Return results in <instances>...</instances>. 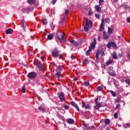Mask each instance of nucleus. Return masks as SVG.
<instances>
[{"label":"nucleus","mask_w":130,"mask_h":130,"mask_svg":"<svg viewBox=\"0 0 130 130\" xmlns=\"http://www.w3.org/2000/svg\"><path fill=\"white\" fill-rule=\"evenodd\" d=\"M27 3L28 5L32 6L33 5V0H27Z\"/></svg>","instance_id":"nucleus-31"},{"label":"nucleus","mask_w":130,"mask_h":130,"mask_svg":"<svg viewBox=\"0 0 130 130\" xmlns=\"http://www.w3.org/2000/svg\"><path fill=\"white\" fill-rule=\"evenodd\" d=\"M42 21L43 25H46L47 24V20L46 19H42Z\"/></svg>","instance_id":"nucleus-35"},{"label":"nucleus","mask_w":130,"mask_h":130,"mask_svg":"<svg viewBox=\"0 0 130 130\" xmlns=\"http://www.w3.org/2000/svg\"><path fill=\"white\" fill-rule=\"evenodd\" d=\"M58 117H59V119H61L62 120H63V118H64V117H63V116H58Z\"/></svg>","instance_id":"nucleus-45"},{"label":"nucleus","mask_w":130,"mask_h":130,"mask_svg":"<svg viewBox=\"0 0 130 130\" xmlns=\"http://www.w3.org/2000/svg\"><path fill=\"white\" fill-rule=\"evenodd\" d=\"M125 82L126 84H127L128 85H130V80L129 79H127L125 80Z\"/></svg>","instance_id":"nucleus-36"},{"label":"nucleus","mask_w":130,"mask_h":130,"mask_svg":"<svg viewBox=\"0 0 130 130\" xmlns=\"http://www.w3.org/2000/svg\"><path fill=\"white\" fill-rule=\"evenodd\" d=\"M101 107V103H96L95 104V106L94 107V109L96 110H98Z\"/></svg>","instance_id":"nucleus-14"},{"label":"nucleus","mask_w":130,"mask_h":130,"mask_svg":"<svg viewBox=\"0 0 130 130\" xmlns=\"http://www.w3.org/2000/svg\"><path fill=\"white\" fill-rule=\"evenodd\" d=\"M74 80L75 82H77V81H78V78L75 77Z\"/></svg>","instance_id":"nucleus-56"},{"label":"nucleus","mask_w":130,"mask_h":130,"mask_svg":"<svg viewBox=\"0 0 130 130\" xmlns=\"http://www.w3.org/2000/svg\"><path fill=\"white\" fill-rule=\"evenodd\" d=\"M83 63H89L90 62V61L88 60L87 59H84L82 60Z\"/></svg>","instance_id":"nucleus-28"},{"label":"nucleus","mask_w":130,"mask_h":130,"mask_svg":"<svg viewBox=\"0 0 130 130\" xmlns=\"http://www.w3.org/2000/svg\"><path fill=\"white\" fill-rule=\"evenodd\" d=\"M111 94H112L113 97H115V96H116V94L115 93V92H114V91L111 90L110 91Z\"/></svg>","instance_id":"nucleus-33"},{"label":"nucleus","mask_w":130,"mask_h":130,"mask_svg":"<svg viewBox=\"0 0 130 130\" xmlns=\"http://www.w3.org/2000/svg\"><path fill=\"white\" fill-rule=\"evenodd\" d=\"M58 98L60 99V101H61V102L66 100V97H64V93L63 92H61L59 93Z\"/></svg>","instance_id":"nucleus-8"},{"label":"nucleus","mask_w":130,"mask_h":130,"mask_svg":"<svg viewBox=\"0 0 130 130\" xmlns=\"http://www.w3.org/2000/svg\"><path fill=\"white\" fill-rule=\"evenodd\" d=\"M112 57L114 59H117V55H116V52H114L112 53Z\"/></svg>","instance_id":"nucleus-25"},{"label":"nucleus","mask_w":130,"mask_h":130,"mask_svg":"<svg viewBox=\"0 0 130 130\" xmlns=\"http://www.w3.org/2000/svg\"><path fill=\"white\" fill-rule=\"evenodd\" d=\"M56 35L57 39H58L60 42H66V40L63 39V36H64V33L59 31L57 32Z\"/></svg>","instance_id":"nucleus-3"},{"label":"nucleus","mask_w":130,"mask_h":130,"mask_svg":"<svg viewBox=\"0 0 130 130\" xmlns=\"http://www.w3.org/2000/svg\"><path fill=\"white\" fill-rule=\"evenodd\" d=\"M64 11L66 16H68V15H69V13H70V11H69V10L68 9H65Z\"/></svg>","instance_id":"nucleus-37"},{"label":"nucleus","mask_w":130,"mask_h":130,"mask_svg":"<svg viewBox=\"0 0 130 130\" xmlns=\"http://www.w3.org/2000/svg\"><path fill=\"white\" fill-rule=\"evenodd\" d=\"M56 78H57L58 79L60 78L61 77V72H56V73L55 75Z\"/></svg>","instance_id":"nucleus-18"},{"label":"nucleus","mask_w":130,"mask_h":130,"mask_svg":"<svg viewBox=\"0 0 130 130\" xmlns=\"http://www.w3.org/2000/svg\"><path fill=\"white\" fill-rule=\"evenodd\" d=\"M114 2H117L118 0H114Z\"/></svg>","instance_id":"nucleus-63"},{"label":"nucleus","mask_w":130,"mask_h":130,"mask_svg":"<svg viewBox=\"0 0 130 130\" xmlns=\"http://www.w3.org/2000/svg\"><path fill=\"white\" fill-rule=\"evenodd\" d=\"M71 105L72 106H74V107H75V108L77 109L78 111H80V108H79V106L75 103V102H72Z\"/></svg>","instance_id":"nucleus-11"},{"label":"nucleus","mask_w":130,"mask_h":130,"mask_svg":"<svg viewBox=\"0 0 130 130\" xmlns=\"http://www.w3.org/2000/svg\"><path fill=\"white\" fill-rule=\"evenodd\" d=\"M95 17H96L97 18V19H100V15L98 14H95Z\"/></svg>","instance_id":"nucleus-44"},{"label":"nucleus","mask_w":130,"mask_h":130,"mask_svg":"<svg viewBox=\"0 0 130 130\" xmlns=\"http://www.w3.org/2000/svg\"><path fill=\"white\" fill-rule=\"evenodd\" d=\"M82 107L85 109H91V106L89 104L86 105V103L84 101H82Z\"/></svg>","instance_id":"nucleus-7"},{"label":"nucleus","mask_w":130,"mask_h":130,"mask_svg":"<svg viewBox=\"0 0 130 130\" xmlns=\"http://www.w3.org/2000/svg\"><path fill=\"white\" fill-rule=\"evenodd\" d=\"M56 108H57V109H58V110H62L64 112V110L63 109H62V108H60L58 107H57Z\"/></svg>","instance_id":"nucleus-47"},{"label":"nucleus","mask_w":130,"mask_h":130,"mask_svg":"<svg viewBox=\"0 0 130 130\" xmlns=\"http://www.w3.org/2000/svg\"><path fill=\"white\" fill-rule=\"evenodd\" d=\"M95 9L96 10V12H98V13H99V12H100V11H101L102 10L101 7H100V6H95Z\"/></svg>","instance_id":"nucleus-17"},{"label":"nucleus","mask_w":130,"mask_h":130,"mask_svg":"<svg viewBox=\"0 0 130 130\" xmlns=\"http://www.w3.org/2000/svg\"><path fill=\"white\" fill-rule=\"evenodd\" d=\"M104 0H99V6H103L104 5Z\"/></svg>","instance_id":"nucleus-29"},{"label":"nucleus","mask_w":130,"mask_h":130,"mask_svg":"<svg viewBox=\"0 0 130 130\" xmlns=\"http://www.w3.org/2000/svg\"><path fill=\"white\" fill-rule=\"evenodd\" d=\"M59 52L60 51L58 50V49L57 48H54L52 50V55L53 56V57H58Z\"/></svg>","instance_id":"nucleus-5"},{"label":"nucleus","mask_w":130,"mask_h":130,"mask_svg":"<svg viewBox=\"0 0 130 130\" xmlns=\"http://www.w3.org/2000/svg\"><path fill=\"white\" fill-rule=\"evenodd\" d=\"M70 42L72 44H74V46H78L79 45V43H78V42H76L74 40L70 41Z\"/></svg>","instance_id":"nucleus-15"},{"label":"nucleus","mask_w":130,"mask_h":130,"mask_svg":"<svg viewBox=\"0 0 130 130\" xmlns=\"http://www.w3.org/2000/svg\"><path fill=\"white\" fill-rule=\"evenodd\" d=\"M62 56H63V55L62 54H60L59 56V59H62Z\"/></svg>","instance_id":"nucleus-48"},{"label":"nucleus","mask_w":130,"mask_h":130,"mask_svg":"<svg viewBox=\"0 0 130 130\" xmlns=\"http://www.w3.org/2000/svg\"><path fill=\"white\" fill-rule=\"evenodd\" d=\"M103 88L102 86H99L97 88L98 91H101Z\"/></svg>","instance_id":"nucleus-41"},{"label":"nucleus","mask_w":130,"mask_h":130,"mask_svg":"<svg viewBox=\"0 0 130 130\" xmlns=\"http://www.w3.org/2000/svg\"><path fill=\"white\" fill-rule=\"evenodd\" d=\"M27 77L28 78V84H31V81L30 80H33V72L29 73Z\"/></svg>","instance_id":"nucleus-10"},{"label":"nucleus","mask_w":130,"mask_h":130,"mask_svg":"<svg viewBox=\"0 0 130 130\" xmlns=\"http://www.w3.org/2000/svg\"><path fill=\"white\" fill-rule=\"evenodd\" d=\"M126 126L128 127H130V124L129 123H127L126 124Z\"/></svg>","instance_id":"nucleus-57"},{"label":"nucleus","mask_w":130,"mask_h":130,"mask_svg":"<svg viewBox=\"0 0 130 130\" xmlns=\"http://www.w3.org/2000/svg\"><path fill=\"white\" fill-rule=\"evenodd\" d=\"M92 25L93 23L92 22V21H88V19H86V23L84 27V31H85V32H88L89 31V27L92 28Z\"/></svg>","instance_id":"nucleus-2"},{"label":"nucleus","mask_w":130,"mask_h":130,"mask_svg":"<svg viewBox=\"0 0 130 130\" xmlns=\"http://www.w3.org/2000/svg\"><path fill=\"white\" fill-rule=\"evenodd\" d=\"M83 126H84V127H86V128H87V127H88V125H87L86 123H83Z\"/></svg>","instance_id":"nucleus-46"},{"label":"nucleus","mask_w":130,"mask_h":130,"mask_svg":"<svg viewBox=\"0 0 130 130\" xmlns=\"http://www.w3.org/2000/svg\"><path fill=\"white\" fill-rule=\"evenodd\" d=\"M54 35H55L54 33L49 34L47 36L48 39H49V40H52V39H53V37H54Z\"/></svg>","instance_id":"nucleus-12"},{"label":"nucleus","mask_w":130,"mask_h":130,"mask_svg":"<svg viewBox=\"0 0 130 130\" xmlns=\"http://www.w3.org/2000/svg\"><path fill=\"white\" fill-rule=\"evenodd\" d=\"M38 109L40 111L42 112V113H44V112H45V108H43L42 106L39 107Z\"/></svg>","instance_id":"nucleus-16"},{"label":"nucleus","mask_w":130,"mask_h":130,"mask_svg":"<svg viewBox=\"0 0 130 130\" xmlns=\"http://www.w3.org/2000/svg\"><path fill=\"white\" fill-rule=\"evenodd\" d=\"M29 52H30V51L29 50V49H27V52H28V54L30 53Z\"/></svg>","instance_id":"nucleus-62"},{"label":"nucleus","mask_w":130,"mask_h":130,"mask_svg":"<svg viewBox=\"0 0 130 130\" xmlns=\"http://www.w3.org/2000/svg\"><path fill=\"white\" fill-rule=\"evenodd\" d=\"M105 123L106 125H108V124H109V123H110V120L109 119H106L105 121Z\"/></svg>","instance_id":"nucleus-27"},{"label":"nucleus","mask_w":130,"mask_h":130,"mask_svg":"<svg viewBox=\"0 0 130 130\" xmlns=\"http://www.w3.org/2000/svg\"><path fill=\"white\" fill-rule=\"evenodd\" d=\"M114 30V28H113V27L112 26L110 27H108V32L109 34H112V32H113Z\"/></svg>","instance_id":"nucleus-13"},{"label":"nucleus","mask_w":130,"mask_h":130,"mask_svg":"<svg viewBox=\"0 0 130 130\" xmlns=\"http://www.w3.org/2000/svg\"><path fill=\"white\" fill-rule=\"evenodd\" d=\"M114 118H115L116 119H117V118H118V114H117V113H115L114 114Z\"/></svg>","instance_id":"nucleus-38"},{"label":"nucleus","mask_w":130,"mask_h":130,"mask_svg":"<svg viewBox=\"0 0 130 130\" xmlns=\"http://www.w3.org/2000/svg\"><path fill=\"white\" fill-rule=\"evenodd\" d=\"M56 72H59V73H60V72H61V66H59L57 67V69H56Z\"/></svg>","instance_id":"nucleus-22"},{"label":"nucleus","mask_w":130,"mask_h":130,"mask_svg":"<svg viewBox=\"0 0 130 130\" xmlns=\"http://www.w3.org/2000/svg\"><path fill=\"white\" fill-rule=\"evenodd\" d=\"M94 126H90V129H93V128H94Z\"/></svg>","instance_id":"nucleus-58"},{"label":"nucleus","mask_w":130,"mask_h":130,"mask_svg":"<svg viewBox=\"0 0 130 130\" xmlns=\"http://www.w3.org/2000/svg\"><path fill=\"white\" fill-rule=\"evenodd\" d=\"M88 15H89V16H91V15H92V13L90 11H89L88 12Z\"/></svg>","instance_id":"nucleus-59"},{"label":"nucleus","mask_w":130,"mask_h":130,"mask_svg":"<svg viewBox=\"0 0 130 130\" xmlns=\"http://www.w3.org/2000/svg\"><path fill=\"white\" fill-rule=\"evenodd\" d=\"M103 37L105 40H106V39L108 38V36H107V35L106 34V32L105 31H104Z\"/></svg>","instance_id":"nucleus-26"},{"label":"nucleus","mask_w":130,"mask_h":130,"mask_svg":"<svg viewBox=\"0 0 130 130\" xmlns=\"http://www.w3.org/2000/svg\"><path fill=\"white\" fill-rule=\"evenodd\" d=\"M100 50H98L96 53V56H95V57H96V59L98 60L99 59V55L100 54Z\"/></svg>","instance_id":"nucleus-21"},{"label":"nucleus","mask_w":130,"mask_h":130,"mask_svg":"<svg viewBox=\"0 0 130 130\" xmlns=\"http://www.w3.org/2000/svg\"><path fill=\"white\" fill-rule=\"evenodd\" d=\"M100 39H101V37H100V36L98 37V40L99 41H100Z\"/></svg>","instance_id":"nucleus-61"},{"label":"nucleus","mask_w":130,"mask_h":130,"mask_svg":"<svg viewBox=\"0 0 130 130\" xmlns=\"http://www.w3.org/2000/svg\"><path fill=\"white\" fill-rule=\"evenodd\" d=\"M105 22V20H104V18H103L102 19V22L100 26V31H102L103 30H104V22Z\"/></svg>","instance_id":"nucleus-9"},{"label":"nucleus","mask_w":130,"mask_h":130,"mask_svg":"<svg viewBox=\"0 0 130 130\" xmlns=\"http://www.w3.org/2000/svg\"><path fill=\"white\" fill-rule=\"evenodd\" d=\"M101 54H102V56H104V55H105V53H104V51H102Z\"/></svg>","instance_id":"nucleus-51"},{"label":"nucleus","mask_w":130,"mask_h":130,"mask_svg":"<svg viewBox=\"0 0 130 130\" xmlns=\"http://www.w3.org/2000/svg\"><path fill=\"white\" fill-rule=\"evenodd\" d=\"M68 122L70 124H74L75 121H74V119H69Z\"/></svg>","instance_id":"nucleus-24"},{"label":"nucleus","mask_w":130,"mask_h":130,"mask_svg":"<svg viewBox=\"0 0 130 130\" xmlns=\"http://www.w3.org/2000/svg\"><path fill=\"white\" fill-rule=\"evenodd\" d=\"M111 63H112V60H109L106 62L107 66H109V64H111Z\"/></svg>","instance_id":"nucleus-32"},{"label":"nucleus","mask_w":130,"mask_h":130,"mask_svg":"<svg viewBox=\"0 0 130 130\" xmlns=\"http://www.w3.org/2000/svg\"><path fill=\"white\" fill-rule=\"evenodd\" d=\"M6 34H12L13 33V29L9 28L6 31Z\"/></svg>","instance_id":"nucleus-19"},{"label":"nucleus","mask_w":130,"mask_h":130,"mask_svg":"<svg viewBox=\"0 0 130 130\" xmlns=\"http://www.w3.org/2000/svg\"><path fill=\"white\" fill-rule=\"evenodd\" d=\"M118 37L119 39H120V36H118Z\"/></svg>","instance_id":"nucleus-64"},{"label":"nucleus","mask_w":130,"mask_h":130,"mask_svg":"<svg viewBox=\"0 0 130 130\" xmlns=\"http://www.w3.org/2000/svg\"><path fill=\"white\" fill-rule=\"evenodd\" d=\"M119 107H120V104H118V105L116 106L115 109H119Z\"/></svg>","instance_id":"nucleus-43"},{"label":"nucleus","mask_w":130,"mask_h":130,"mask_svg":"<svg viewBox=\"0 0 130 130\" xmlns=\"http://www.w3.org/2000/svg\"><path fill=\"white\" fill-rule=\"evenodd\" d=\"M83 86H90V83L88 82H84L82 83Z\"/></svg>","instance_id":"nucleus-30"},{"label":"nucleus","mask_w":130,"mask_h":130,"mask_svg":"<svg viewBox=\"0 0 130 130\" xmlns=\"http://www.w3.org/2000/svg\"><path fill=\"white\" fill-rule=\"evenodd\" d=\"M33 79L34 80H37L38 79V76L37 75V73L36 72H33Z\"/></svg>","instance_id":"nucleus-20"},{"label":"nucleus","mask_w":130,"mask_h":130,"mask_svg":"<svg viewBox=\"0 0 130 130\" xmlns=\"http://www.w3.org/2000/svg\"><path fill=\"white\" fill-rule=\"evenodd\" d=\"M110 75H111V76H112V77H114V76H115V73H112V74H110Z\"/></svg>","instance_id":"nucleus-55"},{"label":"nucleus","mask_w":130,"mask_h":130,"mask_svg":"<svg viewBox=\"0 0 130 130\" xmlns=\"http://www.w3.org/2000/svg\"><path fill=\"white\" fill-rule=\"evenodd\" d=\"M21 24L22 27H24L25 26V21L24 20L21 21Z\"/></svg>","instance_id":"nucleus-39"},{"label":"nucleus","mask_w":130,"mask_h":130,"mask_svg":"<svg viewBox=\"0 0 130 130\" xmlns=\"http://www.w3.org/2000/svg\"><path fill=\"white\" fill-rule=\"evenodd\" d=\"M86 129L87 130H91V126H87V127H86Z\"/></svg>","instance_id":"nucleus-54"},{"label":"nucleus","mask_w":130,"mask_h":130,"mask_svg":"<svg viewBox=\"0 0 130 130\" xmlns=\"http://www.w3.org/2000/svg\"><path fill=\"white\" fill-rule=\"evenodd\" d=\"M99 98H96L95 99V104L99 103H98V100H99Z\"/></svg>","instance_id":"nucleus-49"},{"label":"nucleus","mask_w":130,"mask_h":130,"mask_svg":"<svg viewBox=\"0 0 130 130\" xmlns=\"http://www.w3.org/2000/svg\"><path fill=\"white\" fill-rule=\"evenodd\" d=\"M64 108L66 110H68V109H69V106H68L67 105H64Z\"/></svg>","instance_id":"nucleus-40"},{"label":"nucleus","mask_w":130,"mask_h":130,"mask_svg":"<svg viewBox=\"0 0 130 130\" xmlns=\"http://www.w3.org/2000/svg\"><path fill=\"white\" fill-rule=\"evenodd\" d=\"M126 21L127 23H130V17H128L126 19Z\"/></svg>","instance_id":"nucleus-50"},{"label":"nucleus","mask_w":130,"mask_h":130,"mask_svg":"<svg viewBox=\"0 0 130 130\" xmlns=\"http://www.w3.org/2000/svg\"><path fill=\"white\" fill-rule=\"evenodd\" d=\"M56 1H57V0H53L52 1V5H55V3H56Z\"/></svg>","instance_id":"nucleus-52"},{"label":"nucleus","mask_w":130,"mask_h":130,"mask_svg":"<svg viewBox=\"0 0 130 130\" xmlns=\"http://www.w3.org/2000/svg\"><path fill=\"white\" fill-rule=\"evenodd\" d=\"M35 66H37L38 70L42 72L43 71V67H42V64L41 61L35 60L34 62Z\"/></svg>","instance_id":"nucleus-4"},{"label":"nucleus","mask_w":130,"mask_h":130,"mask_svg":"<svg viewBox=\"0 0 130 130\" xmlns=\"http://www.w3.org/2000/svg\"><path fill=\"white\" fill-rule=\"evenodd\" d=\"M21 91L22 93H25V92H26V84H24L22 87Z\"/></svg>","instance_id":"nucleus-23"},{"label":"nucleus","mask_w":130,"mask_h":130,"mask_svg":"<svg viewBox=\"0 0 130 130\" xmlns=\"http://www.w3.org/2000/svg\"><path fill=\"white\" fill-rule=\"evenodd\" d=\"M105 22H106L108 24H109L110 23V19L109 18H107L104 19Z\"/></svg>","instance_id":"nucleus-34"},{"label":"nucleus","mask_w":130,"mask_h":130,"mask_svg":"<svg viewBox=\"0 0 130 130\" xmlns=\"http://www.w3.org/2000/svg\"><path fill=\"white\" fill-rule=\"evenodd\" d=\"M71 58L72 59L74 60V59H75V58H76V57H75L74 56L72 55V56H71Z\"/></svg>","instance_id":"nucleus-53"},{"label":"nucleus","mask_w":130,"mask_h":130,"mask_svg":"<svg viewBox=\"0 0 130 130\" xmlns=\"http://www.w3.org/2000/svg\"><path fill=\"white\" fill-rule=\"evenodd\" d=\"M96 44V39H93V42L89 46V49L85 52L86 55L87 56L90 55V51H92V49H95V46Z\"/></svg>","instance_id":"nucleus-1"},{"label":"nucleus","mask_w":130,"mask_h":130,"mask_svg":"<svg viewBox=\"0 0 130 130\" xmlns=\"http://www.w3.org/2000/svg\"><path fill=\"white\" fill-rule=\"evenodd\" d=\"M66 21V17H64L61 21L62 24H64V22Z\"/></svg>","instance_id":"nucleus-42"},{"label":"nucleus","mask_w":130,"mask_h":130,"mask_svg":"<svg viewBox=\"0 0 130 130\" xmlns=\"http://www.w3.org/2000/svg\"><path fill=\"white\" fill-rule=\"evenodd\" d=\"M120 57H122V53L119 54Z\"/></svg>","instance_id":"nucleus-60"},{"label":"nucleus","mask_w":130,"mask_h":130,"mask_svg":"<svg viewBox=\"0 0 130 130\" xmlns=\"http://www.w3.org/2000/svg\"><path fill=\"white\" fill-rule=\"evenodd\" d=\"M111 46L114 47V48H118V47H117V45L113 42L108 43L107 45V47H108V48H111Z\"/></svg>","instance_id":"nucleus-6"}]
</instances>
